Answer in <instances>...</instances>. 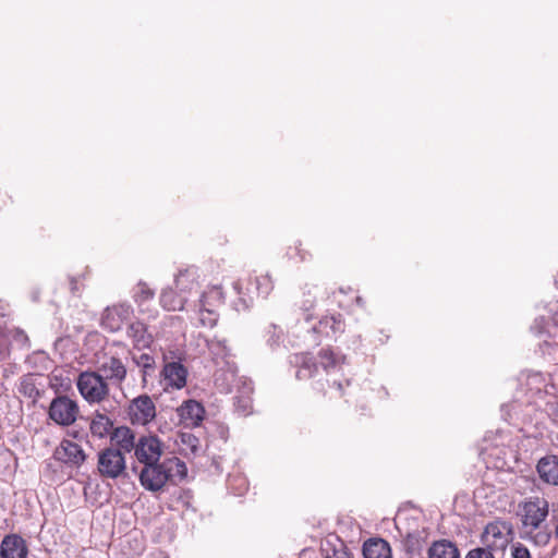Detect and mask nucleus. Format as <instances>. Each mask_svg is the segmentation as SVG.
<instances>
[{
    "instance_id": "obj_29",
    "label": "nucleus",
    "mask_w": 558,
    "mask_h": 558,
    "mask_svg": "<svg viewBox=\"0 0 558 558\" xmlns=\"http://www.w3.org/2000/svg\"><path fill=\"white\" fill-rule=\"evenodd\" d=\"M318 328L320 331L327 330L328 328L333 332H342L344 330V323L341 314H333L325 316L319 320Z\"/></svg>"
},
{
    "instance_id": "obj_9",
    "label": "nucleus",
    "mask_w": 558,
    "mask_h": 558,
    "mask_svg": "<svg viewBox=\"0 0 558 558\" xmlns=\"http://www.w3.org/2000/svg\"><path fill=\"white\" fill-rule=\"evenodd\" d=\"M170 481L162 462L145 464L140 472L141 485L149 492H159Z\"/></svg>"
},
{
    "instance_id": "obj_8",
    "label": "nucleus",
    "mask_w": 558,
    "mask_h": 558,
    "mask_svg": "<svg viewBox=\"0 0 558 558\" xmlns=\"http://www.w3.org/2000/svg\"><path fill=\"white\" fill-rule=\"evenodd\" d=\"M132 315L133 308L130 304L119 303L107 306L102 312L100 325L109 332H117Z\"/></svg>"
},
{
    "instance_id": "obj_40",
    "label": "nucleus",
    "mask_w": 558,
    "mask_h": 558,
    "mask_svg": "<svg viewBox=\"0 0 558 558\" xmlns=\"http://www.w3.org/2000/svg\"><path fill=\"white\" fill-rule=\"evenodd\" d=\"M181 442L186 445L193 453L198 449L199 440L192 434L183 433L181 435Z\"/></svg>"
},
{
    "instance_id": "obj_3",
    "label": "nucleus",
    "mask_w": 558,
    "mask_h": 558,
    "mask_svg": "<svg viewBox=\"0 0 558 558\" xmlns=\"http://www.w3.org/2000/svg\"><path fill=\"white\" fill-rule=\"evenodd\" d=\"M512 542V525L504 520L489 522L482 535L481 543L496 554L505 557L509 544Z\"/></svg>"
},
{
    "instance_id": "obj_37",
    "label": "nucleus",
    "mask_w": 558,
    "mask_h": 558,
    "mask_svg": "<svg viewBox=\"0 0 558 558\" xmlns=\"http://www.w3.org/2000/svg\"><path fill=\"white\" fill-rule=\"evenodd\" d=\"M233 289L239 295V302L236 303V311L247 310L252 305V298L246 299L242 292V286L240 281L233 282Z\"/></svg>"
},
{
    "instance_id": "obj_42",
    "label": "nucleus",
    "mask_w": 558,
    "mask_h": 558,
    "mask_svg": "<svg viewBox=\"0 0 558 558\" xmlns=\"http://www.w3.org/2000/svg\"><path fill=\"white\" fill-rule=\"evenodd\" d=\"M12 340L20 344V345H26L28 343V337L27 335L19 328H14L10 330Z\"/></svg>"
},
{
    "instance_id": "obj_47",
    "label": "nucleus",
    "mask_w": 558,
    "mask_h": 558,
    "mask_svg": "<svg viewBox=\"0 0 558 558\" xmlns=\"http://www.w3.org/2000/svg\"><path fill=\"white\" fill-rule=\"evenodd\" d=\"M143 548H144V546L141 543L136 544V549L138 553H141L143 550Z\"/></svg>"
},
{
    "instance_id": "obj_6",
    "label": "nucleus",
    "mask_w": 558,
    "mask_h": 558,
    "mask_svg": "<svg viewBox=\"0 0 558 558\" xmlns=\"http://www.w3.org/2000/svg\"><path fill=\"white\" fill-rule=\"evenodd\" d=\"M83 448L69 439H63L52 453V459L70 469H80L86 461Z\"/></svg>"
},
{
    "instance_id": "obj_50",
    "label": "nucleus",
    "mask_w": 558,
    "mask_h": 558,
    "mask_svg": "<svg viewBox=\"0 0 558 558\" xmlns=\"http://www.w3.org/2000/svg\"><path fill=\"white\" fill-rule=\"evenodd\" d=\"M337 387H338L339 390L342 389V385L340 383L337 384Z\"/></svg>"
},
{
    "instance_id": "obj_44",
    "label": "nucleus",
    "mask_w": 558,
    "mask_h": 558,
    "mask_svg": "<svg viewBox=\"0 0 558 558\" xmlns=\"http://www.w3.org/2000/svg\"><path fill=\"white\" fill-rule=\"evenodd\" d=\"M414 541L415 542H418L417 537L413 534H409L408 536V546L411 550H415L416 548L414 547Z\"/></svg>"
},
{
    "instance_id": "obj_16",
    "label": "nucleus",
    "mask_w": 558,
    "mask_h": 558,
    "mask_svg": "<svg viewBox=\"0 0 558 558\" xmlns=\"http://www.w3.org/2000/svg\"><path fill=\"white\" fill-rule=\"evenodd\" d=\"M110 440L116 449H120V451L130 453L131 451H135L136 441L134 432L126 426H119L112 430L110 434Z\"/></svg>"
},
{
    "instance_id": "obj_36",
    "label": "nucleus",
    "mask_w": 558,
    "mask_h": 558,
    "mask_svg": "<svg viewBox=\"0 0 558 558\" xmlns=\"http://www.w3.org/2000/svg\"><path fill=\"white\" fill-rule=\"evenodd\" d=\"M465 558H505V557L500 554L497 555L496 551H492L489 548L482 545L481 547L471 549L466 554Z\"/></svg>"
},
{
    "instance_id": "obj_19",
    "label": "nucleus",
    "mask_w": 558,
    "mask_h": 558,
    "mask_svg": "<svg viewBox=\"0 0 558 558\" xmlns=\"http://www.w3.org/2000/svg\"><path fill=\"white\" fill-rule=\"evenodd\" d=\"M536 468L544 482L558 485V456L551 454L542 458Z\"/></svg>"
},
{
    "instance_id": "obj_17",
    "label": "nucleus",
    "mask_w": 558,
    "mask_h": 558,
    "mask_svg": "<svg viewBox=\"0 0 558 558\" xmlns=\"http://www.w3.org/2000/svg\"><path fill=\"white\" fill-rule=\"evenodd\" d=\"M238 367L234 362L220 364L214 374L215 385L225 392H229L236 378Z\"/></svg>"
},
{
    "instance_id": "obj_30",
    "label": "nucleus",
    "mask_w": 558,
    "mask_h": 558,
    "mask_svg": "<svg viewBox=\"0 0 558 558\" xmlns=\"http://www.w3.org/2000/svg\"><path fill=\"white\" fill-rule=\"evenodd\" d=\"M19 392L26 398L33 399L34 401L40 396L32 375L22 377L19 385Z\"/></svg>"
},
{
    "instance_id": "obj_51",
    "label": "nucleus",
    "mask_w": 558,
    "mask_h": 558,
    "mask_svg": "<svg viewBox=\"0 0 558 558\" xmlns=\"http://www.w3.org/2000/svg\"><path fill=\"white\" fill-rule=\"evenodd\" d=\"M508 405L504 404L501 405V410L504 411Z\"/></svg>"
},
{
    "instance_id": "obj_45",
    "label": "nucleus",
    "mask_w": 558,
    "mask_h": 558,
    "mask_svg": "<svg viewBox=\"0 0 558 558\" xmlns=\"http://www.w3.org/2000/svg\"><path fill=\"white\" fill-rule=\"evenodd\" d=\"M331 558H352L349 553L341 550V551H335L333 556Z\"/></svg>"
},
{
    "instance_id": "obj_22",
    "label": "nucleus",
    "mask_w": 558,
    "mask_h": 558,
    "mask_svg": "<svg viewBox=\"0 0 558 558\" xmlns=\"http://www.w3.org/2000/svg\"><path fill=\"white\" fill-rule=\"evenodd\" d=\"M363 555L365 558H390L391 549L383 538H371L363 545Z\"/></svg>"
},
{
    "instance_id": "obj_43",
    "label": "nucleus",
    "mask_w": 558,
    "mask_h": 558,
    "mask_svg": "<svg viewBox=\"0 0 558 558\" xmlns=\"http://www.w3.org/2000/svg\"><path fill=\"white\" fill-rule=\"evenodd\" d=\"M271 329H272V335L269 338V342L271 344H276L280 340L281 329H279L276 325H271Z\"/></svg>"
},
{
    "instance_id": "obj_46",
    "label": "nucleus",
    "mask_w": 558,
    "mask_h": 558,
    "mask_svg": "<svg viewBox=\"0 0 558 558\" xmlns=\"http://www.w3.org/2000/svg\"><path fill=\"white\" fill-rule=\"evenodd\" d=\"M70 286H71V291H72L73 293L78 292L77 282H76V280H75L74 278H72V279H71V281H70Z\"/></svg>"
},
{
    "instance_id": "obj_25",
    "label": "nucleus",
    "mask_w": 558,
    "mask_h": 558,
    "mask_svg": "<svg viewBox=\"0 0 558 558\" xmlns=\"http://www.w3.org/2000/svg\"><path fill=\"white\" fill-rule=\"evenodd\" d=\"M196 278L197 270L194 267L180 270L175 277V286L182 293L192 291L198 286Z\"/></svg>"
},
{
    "instance_id": "obj_11",
    "label": "nucleus",
    "mask_w": 558,
    "mask_h": 558,
    "mask_svg": "<svg viewBox=\"0 0 558 558\" xmlns=\"http://www.w3.org/2000/svg\"><path fill=\"white\" fill-rule=\"evenodd\" d=\"M187 369L181 362H167L160 372L165 390L181 389L186 385Z\"/></svg>"
},
{
    "instance_id": "obj_41",
    "label": "nucleus",
    "mask_w": 558,
    "mask_h": 558,
    "mask_svg": "<svg viewBox=\"0 0 558 558\" xmlns=\"http://www.w3.org/2000/svg\"><path fill=\"white\" fill-rule=\"evenodd\" d=\"M512 558H531L530 550L521 543H517L511 547Z\"/></svg>"
},
{
    "instance_id": "obj_23",
    "label": "nucleus",
    "mask_w": 558,
    "mask_h": 558,
    "mask_svg": "<svg viewBox=\"0 0 558 558\" xmlns=\"http://www.w3.org/2000/svg\"><path fill=\"white\" fill-rule=\"evenodd\" d=\"M208 350L210 355L213 356V361L216 366L220 364H226V362H232L230 360V350L226 344L225 340L214 338L208 341Z\"/></svg>"
},
{
    "instance_id": "obj_52",
    "label": "nucleus",
    "mask_w": 558,
    "mask_h": 558,
    "mask_svg": "<svg viewBox=\"0 0 558 558\" xmlns=\"http://www.w3.org/2000/svg\"><path fill=\"white\" fill-rule=\"evenodd\" d=\"M556 284H557V287H558V279L556 280Z\"/></svg>"
},
{
    "instance_id": "obj_27",
    "label": "nucleus",
    "mask_w": 558,
    "mask_h": 558,
    "mask_svg": "<svg viewBox=\"0 0 558 558\" xmlns=\"http://www.w3.org/2000/svg\"><path fill=\"white\" fill-rule=\"evenodd\" d=\"M163 468L167 471L169 480L183 478L186 476L185 463L177 457L168 458L163 460Z\"/></svg>"
},
{
    "instance_id": "obj_49",
    "label": "nucleus",
    "mask_w": 558,
    "mask_h": 558,
    "mask_svg": "<svg viewBox=\"0 0 558 558\" xmlns=\"http://www.w3.org/2000/svg\"><path fill=\"white\" fill-rule=\"evenodd\" d=\"M244 389H245V391H246L247 393L252 392V387H251L250 385H247V386L245 385V386H244Z\"/></svg>"
},
{
    "instance_id": "obj_31",
    "label": "nucleus",
    "mask_w": 558,
    "mask_h": 558,
    "mask_svg": "<svg viewBox=\"0 0 558 558\" xmlns=\"http://www.w3.org/2000/svg\"><path fill=\"white\" fill-rule=\"evenodd\" d=\"M318 357L320 365L326 371L337 366L339 363V359L337 357L336 353L330 349H322L318 353Z\"/></svg>"
},
{
    "instance_id": "obj_32",
    "label": "nucleus",
    "mask_w": 558,
    "mask_h": 558,
    "mask_svg": "<svg viewBox=\"0 0 558 558\" xmlns=\"http://www.w3.org/2000/svg\"><path fill=\"white\" fill-rule=\"evenodd\" d=\"M255 283L257 293L264 298H266L274 289V281L269 275L256 277Z\"/></svg>"
},
{
    "instance_id": "obj_18",
    "label": "nucleus",
    "mask_w": 558,
    "mask_h": 558,
    "mask_svg": "<svg viewBox=\"0 0 558 558\" xmlns=\"http://www.w3.org/2000/svg\"><path fill=\"white\" fill-rule=\"evenodd\" d=\"M128 337L132 339L136 349H146L153 343V335L148 332L144 323L136 320L131 323L126 329Z\"/></svg>"
},
{
    "instance_id": "obj_24",
    "label": "nucleus",
    "mask_w": 558,
    "mask_h": 558,
    "mask_svg": "<svg viewBox=\"0 0 558 558\" xmlns=\"http://www.w3.org/2000/svg\"><path fill=\"white\" fill-rule=\"evenodd\" d=\"M113 427L112 421L105 414L96 413L90 422L89 429L94 437L105 438Z\"/></svg>"
},
{
    "instance_id": "obj_13",
    "label": "nucleus",
    "mask_w": 558,
    "mask_h": 558,
    "mask_svg": "<svg viewBox=\"0 0 558 558\" xmlns=\"http://www.w3.org/2000/svg\"><path fill=\"white\" fill-rule=\"evenodd\" d=\"M531 331L534 336L543 339V345L548 348H558L557 342H550L548 339L557 337L558 326L556 322L550 317L539 316L534 319L531 325Z\"/></svg>"
},
{
    "instance_id": "obj_2",
    "label": "nucleus",
    "mask_w": 558,
    "mask_h": 558,
    "mask_svg": "<svg viewBox=\"0 0 558 558\" xmlns=\"http://www.w3.org/2000/svg\"><path fill=\"white\" fill-rule=\"evenodd\" d=\"M80 395L89 404H98L110 395L109 384L96 371L82 372L76 379Z\"/></svg>"
},
{
    "instance_id": "obj_14",
    "label": "nucleus",
    "mask_w": 558,
    "mask_h": 558,
    "mask_svg": "<svg viewBox=\"0 0 558 558\" xmlns=\"http://www.w3.org/2000/svg\"><path fill=\"white\" fill-rule=\"evenodd\" d=\"M28 547L25 539L19 534L5 535L0 544L1 558H27Z\"/></svg>"
},
{
    "instance_id": "obj_39",
    "label": "nucleus",
    "mask_w": 558,
    "mask_h": 558,
    "mask_svg": "<svg viewBox=\"0 0 558 558\" xmlns=\"http://www.w3.org/2000/svg\"><path fill=\"white\" fill-rule=\"evenodd\" d=\"M533 384H537V386L535 387V389L533 390V396H543L544 395V390H543V378L541 375L538 374H534V375H531L527 377V380H526V385L527 386H531Z\"/></svg>"
},
{
    "instance_id": "obj_10",
    "label": "nucleus",
    "mask_w": 558,
    "mask_h": 558,
    "mask_svg": "<svg viewBox=\"0 0 558 558\" xmlns=\"http://www.w3.org/2000/svg\"><path fill=\"white\" fill-rule=\"evenodd\" d=\"M129 415L134 424L146 425L156 417V407L151 398L141 395L129 405Z\"/></svg>"
},
{
    "instance_id": "obj_1",
    "label": "nucleus",
    "mask_w": 558,
    "mask_h": 558,
    "mask_svg": "<svg viewBox=\"0 0 558 558\" xmlns=\"http://www.w3.org/2000/svg\"><path fill=\"white\" fill-rule=\"evenodd\" d=\"M549 504L542 497H530L520 505L521 537L535 546L545 547L551 538L546 519Z\"/></svg>"
},
{
    "instance_id": "obj_12",
    "label": "nucleus",
    "mask_w": 558,
    "mask_h": 558,
    "mask_svg": "<svg viewBox=\"0 0 558 558\" xmlns=\"http://www.w3.org/2000/svg\"><path fill=\"white\" fill-rule=\"evenodd\" d=\"M99 375L109 385L121 386L126 378V367L123 362L116 356H109L105 359L98 366L97 371Z\"/></svg>"
},
{
    "instance_id": "obj_7",
    "label": "nucleus",
    "mask_w": 558,
    "mask_h": 558,
    "mask_svg": "<svg viewBox=\"0 0 558 558\" xmlns=\"http://www.w3.org/2000/svg\"><path fill=\"white\" fill-rule=\"evenodd\" d=\"M163 444L155 435L141 436L136 441L134 454L142 464L159 462L162 454Z\"/></svg>"
},
{
    "instance_id": "obj_4",
    "label": "nucleus",
    "mask_w": 558,
    "mask_h": 558,
    "mask_svg": "<svg viewBox=\"0 0 558 558\" xmlns=\"http://www.w3.org/2000/svg\"><path fill=\"white\" fill-rule=\"evenodd\" d=\"M97 469L100 476L106 478H118L126 473V462L120 449L108 447L99 451Z\"/></svg>"
},
{
    "instance_id": "obj_20",
    "label": "nucleus",
    "mask_w": 558,
    "mask_h": 558,
    "mask_svg": "<svg viewBox=\"0 0 558 558\" xmlns=\"http://www.w3.org/2000/svg\"><path fill=\"white\" fill-rule=\"evenodd\" d=\"M290 363L298 367V371L295 373L298 379H308L317 371V364L314 361V357L310 354H295L290 360Z\"/></svg>"
},
{
    "instance_id": "obj_48",
    "label": "nucleus",
    "mask_w": 558,
    "mask_h": 558,
    "mask_svg": "<svg viewBox=\"0 0 558 558\" xmlns=\"http://www.w3.org/2000/svg\"><path fill=\"white\" fill-rule=\"evenodd\" d=\"M554 536L558 539V524L555 526Z\"/></svg>"
},
{
    "instance_id": "obj_35",
    "label": "nucleus",
    "mask_w": 558,
    "mask_h": 558,
    "mask_svg": "<svg viewBox=\"0 0 558 558\" xmlns=\"http://www.w3.org/2000/svg\"><path fill=\"white\" fill-rule=\"evenodd\" d=\"M133 298L138 306H142L146 301L154 298V291L146 283H138Z\"/></svg>"
},
{
    "instance_id": "obj_28",
    "label": "nucleus",
    "mask_w": 558,
    "mask_h": 558,
    "mask_svg": "<svg viewBox=\"0 0 558 558\" xmlns=\"http://www.w3.org/2000/svg\"><path fill=\"white\" fill-rule=\"evenodd\" d=\"M223 303V293L220 287H211L199 299V306L215 308Z\"/></svg>"
},
{
    "instance_id": "obj_33",
    "label": "nucleus",
    "mask_w": 558,
    "mask_h": 558,
    "mask_svg": "<svg viewBox=\"0 0 558 558\" xmlns=\"http://www.w3.org/2000/svg\"><path fill=\"white\" fill-rule=\"evenodd\" d=\"M235 411L241 415H248L252 411V399L248 395L234 397Z\"/></svg>"
},
{
    "instance_id": "obj_15",
    "label": "nucleus",
    "mask_w": 558,
    "mask_h": 558,
    "mask_svg": "<svg viewBox=\"0 0 558 558\" xmlns=\"http://www.w3.org/2000/svg\"><path fill=\"white\" fill-rule=\"evenodd\" d=\"M178 413L186 426H198L204 420L205 409L202 403L191 399L178 408Z\"/></svg>"
},
{
    "instance_id": "obj_34",
    "label": "nucleus",
    "mask_w": 558,
    "mask_h": 558,
    "mask_svg": "<svg viewBox=\"0 0 558 558\" xmlns=\"http://www.w3.org/2000/svg\"><path fill=\"white\" fill-rule=\"evenodd\" d=\"M199 322L205 327H214L217 323V313L215 308L199 306Z\"/></svg>"
},
{
    "instance_id": "obj_26",
    "label": "nucleus",
    "mask_w": 558,
    "mask_h": 558,
    "mask_svg": "<svg viewBox=\"0 0 558 558\" xmlns=\"http://www.w3.org/2000/svg\"><path fill=\"white\" fill-rule=\"evenodd\" d=\"M186 298L182 294L175 293L172 289H165L160 295V304L167 311H182Z\"/></svg>"
},
{
    "instance_id": "obj_38",
    "label": "nucleus",
    "mask_w": 558,
    "mask_h": 558,
    "mask_svg": "<svg viewBox=\"0 0 558 558\" xmlns=\"http://www.w3.org/2000/svg\"><path fill=\"white\" fill-rule=\"evenodd\" d=\"M135 363L143 369L144 377L148 375L149 371H153L155 360L147 353H142L138 357L134 359Z\"/></svg>"
},
{
    "instance_id": "obj_21",
    "label": "nucleus",
    "mask_w": 558,
    "mask_h": 558,
    "mask_svg": "<svg viewBox=\"0 0 558 558\" xmlns=\"http://www.w3.org/2000/svg\"><path fill=\"white\" fill-rule=\"evenodd\" d=\"M427 554L428 558H460L457 545L448 539L435 541Z\"/></svg>"
},
{
    "instance_id": "obj_5",
    "label": "nucleus",
    "mask_w": 558,
    "mask_h": 558,
    "mask_svg": "<svg viewBox=\"0 0 558 558\" xmlns=\"http://www.w3.org/2000/svg\"><path fill=\"white\" fill-rule=\"evenodd\" d=\"M48 414L56 424L70 426L76 421L80 408L77 402L68 396H58L52 399Z\"/></svg>"
}]
</instances>
